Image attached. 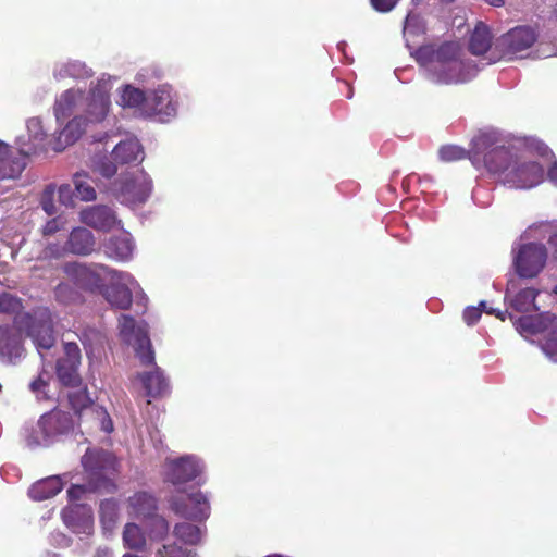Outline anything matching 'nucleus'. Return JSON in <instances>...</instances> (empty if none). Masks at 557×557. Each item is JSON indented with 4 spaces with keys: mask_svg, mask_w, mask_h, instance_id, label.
<instances>
[{
    "mask_svg": "<svg viewBox=\"0 0 557 557\" xmlns=\"http://www.w3.org/2000/svg\"><path fill=\"white\" fill-rule=\"evenodd\" d=\"M82 465L89 476L88 485H72L67 490L71 505L62 510L65 525L77 534H91L94 530L92 510L85 504L75 502L85 498L88 492L113 487L111 476L116 471V458L106 450H87L82 458Z\"/></svg>",
    "mask_w": 557,
    "mask_h": 557,
    "instance_id": "obj_1",
    "label": "nucleus"
},
{
    "mask_svg": "<svg viewBox=\"0 0 557 557\" xmlns=\"http://www.w3.org/2000/svg\"><path fill=\"white\" fill-rule=\"evenodd\" d=\"M74 428V422L67 412L51 410L42 414L37 424L27 431L25 441L29 447H46L55 442L61 435L67 434Z\"/></svg>",
    "mask_w": 557,
    "mask_h": 557,
    "instance_id": "obj_2",
    "label": "nucleus"
},
{
    "mask_svg": "<svg viewBox=\"0 0 557 557\" xmlns=\"http://www.w3.org/2000/svg\"><path fill=\"white\" fill-rule=\"evenodd\" d=\"M63 271L76 287L91 294L102 293L104 275L114 277L117 274V271L100 263L67 262Z\"/></svg>",
    "mask_w": 557,
    "mask_h": 557,
    "instance_id": "obj_3",
    "label": "nucleus"
},
{
    "mask_svg": "<svg viewBox=\"0 0 557 557\" xmlns=\"http://www.w3.org/2000/svg\"><path fill=\"white\" fill-rule=\"evenodd\" d=\"M152 190V182L145 172L121 174L110 187V193L121 203H144Z\"/></svg>",
    "mask_w": 557,
    "mask_h": 557,
    "instance_id": "obj_4",
    "label": "nucleus"
},
{
    "mask_svg": "<svg viewBox=\"0 0 557 557\" xmlns=\"http://www.w3.org/2000/svg\"><path fill=\"white\" fill-rule=\"evenodd\" d=\"M206 471L205 461L197 455L168 457L162 466L164 481L174 486L201 479Z\"/></svg>",
    "mask_w": 557,
    "mask_h": 557,
    "instance_id": "obj_5",
    "label": "nucleus"
},
{
    "mask_svg": "<svg viewBox=\"0 0 557 557\" xmlns=\"http://www.w3.org/2000/svg\"><path fill=\"white\" fill-rule=\"evenodd\" d=\"M15 324L25 330V334L33 338L37 348H52L54 335L50 313L47 309H38L34 312H23L15 317Z\"/></svg>",
    "mask_w": 557,
    "mask_h": 557,
    "instance_id": "obj_6",
    "label": "nucleus"
},
{
    "mask_svg": "<svg viewBox=\"0 0 557 557\" xmlns=\"http://www.w3.org/2000/svg\"><path fill=\"white\" fill-rule=\"evenodd\" d=\"M547 249L541 243L522 244L513 258L516 272L520 277L533 278L545 267Z\"/></svg>",
    "mask_w": 557,
    "mask_h": 557,
    "instance_id": "obj_7",
    "label": "nucleus"
},
{
    "mask_svg": "<svg viewBox=\"0 0 557 557\" xmlns=\"http://www.w3.org/2000/svg\"><path fill=\"white\" fill-rule=\"evenodd\" d=\"M413 57L419 64L428 67L461 60L460 47L454 41H446L437 47L433 45L420 46L414 51Z\"/></svg>",
    "mask_w": 557,
    "mask_h": 557,
    "instance_id": "obj_8",
    "label": "nucleus"
},
{
    "mask_svg": "<svg viewBox=\"0 0 557 557\" xmlns=\"http://www.w3.org/2000/svg\"><path fill=\"white\" fill-rule=\"evenodd\" d=\"M542 176L543 168L540 163L517 158L503 182L513 188H531L541 182Z\"/></svg>",
    "mask_w": 557,
    "mask_h": 557,
    "instance_id": "obj_9",
    "label": "nucleus"
},
{
    "mask_svg": "<svg viewBox=\"0 0 557 557\" xmlns=\"http://www.w3.org/2000/svg\"><path fill=\"white\" fill-rule=\"evenodd\" d=\"M536 38L534 29L529 26H518L510 29L499 39L503 55L509 60L518 58L521 52L534 45Z\"/></svg>",
    "mask_w": 557,
    "mask_h": 557,
    "instance_id": "obj_10",
    "label": "nucleus"
},
{
    "mask_svg": "<svg viewBox=\"0 0 557 557\" xmlns=\"http://www.w3.org/2000/svg\"><path fill=\"white\" fill-rule=\"evenodd\" d=\"M171 508L176 515L196 521L208 519L211 509L209 496L201 491L189 493L186 502L173 499Z\"/></svg>",
    "mask_w": 557,
    "mask_h": 557,
    "instance_id": "obj_11",
    "label": "nucleus"
},
{
    "mask_svg": "<svg viewBox=\"0 0 557 557\" xmlns=\"http://www.w3.org/2000/svg\"><path fill=\"white\" fill-rule=\"evenodd\" d=\"M81 364L79 350H59L55 362V373L63 386L78 387L82 383L78 373Z\"/></svg>",
    "mask_w": 557,
    "mask_h": 557,
    "instance_id": "obj_12",
    "label": "nucleus"
},
{
    "mask_svg": "<svg viewBox=\"0 0 557 557\" xmlns=\"http://www.w3.org/2000/svg\"><path fill=\"white\" fill-rule=\"evenodd\" d=\"M119 332L122 341L131 348H151L146 325L138 324L132 315H120Z\"/></svg>",
    "mask_w": 557,
    "mask_h": 557,
    "instance_id": "obj_13",
    "label": "nucleus"
},
{
    "mask_svg": "<svg viewBox=\"0 0 557 557\" xmlns=\"http://www.w3.org/2000/svg\"><path fill=\"white\" fill-rule=\"evenodd\" d=\"M145 112L159 116L161 121L176 114V106L172 101L171 91L166 86H160L148 95Z\"/></svg>",
    "mask_w": 557,
    "mask_h": 557,
    "instance_id": "obj_14",
    "label": "nucleus"
},
{
    "mask_svg": "<svg viewBox=\"0 0 557 557\" xmlns=\"http://www.w3.org/2000/svg\"><path fill=\"white\" fill-rule=\"evenodd\" d=\"M429 74L437 84H460L466 83L469 77L466 71V64L462 60L449 62L428 67Z\"/></svg>",
    "mask_w": 557,
    "mask_h": 557,
    "instance_id": "obj_15",
    "label": "nucleus"
},
{
    "mask_svg": "<svg viewBox=\"0 0 557 557\" xmlns=\"http://www.w3.org/2000/svg\"><path fill=\"white\" fill-rule=\"evenodd\" d=\"M25 157L22 150L13 156L10 147L0 141V181L17 178L26 166Z\"/></svg>",
    "mask_w": 557,
    "mask_h": 557,
    "instance_id": "obj_16",
    "label": "nucleus"
},
{
    "mask_svg": "<svg viewBox=\"0 0 557 557\" xmlns=\"http://www.w3.org/2000/svg\"><path fill=\"white\" fill-rule=\"evenodd\" d=\"M81 220L84 224L103 232L112 230L116 224L114 211L107 206H92L83 210Z\"/></svg>",
    "mask_w": 557,
    "mask_h": 557,
    "instance_id": "obj_17",
    "label": "nucleus"
},
{
    "mask_svg": "<svg viewBox=\"0 0 557 557\" xmlns=\"http://www.w3.org/2000/svg\"><path fill=\"white\" fill-rule=\"evenodd\" d=\"M517 157L512 152L504 147H496L490 150L484 157V163L486 169L494 174H497L502 181L505 180L506 173L513 165Z\"/></svg>",
    "mask_w": 557,
    "mask_h": 557,
    "instance_id": "obj_18",
    "label": "nucleus"
},
{
    "mask_svg": "<svg viewBox=\"0 0 557 557\" xmlns=\"http://www.w3.org/2000/svg\"><path fill=\"white\" fill-rule=\"evenodd\" d=\"M146 396L150 398L164 397L170 393V383L159 367H153L151 371L138 374Z\"/></svg>",
    "mask_w": 557,
    "mask_h": 557,
    "instance_id": "obj_19",
    "label": "nucleus"
},
{
    "mask_svg": "<svg viewBox=\"0 0 557 557\" xmlns=\"http://www.w3.org/2000/svg\"><path fill=\"white\" fill-rule=\"evenodd\" d=\"M110 96L104 85L97 84L88 96L87 114L90 122H101L110 109Z\"/></svg>",
    "mask_w": 557,
    "mask_h": 557,
    "instance_id": "obj_20",
    "label": "nucleus"
},
{
    "mask_svg": "<svg viewBox=\"0 0 557 557\" xmlns=\"http://www.w3.org/2000/svg\"><path fill=\"white\" fill-rule=\"evenodd\" d=\"M96 239L86 227L72 230L67 238V250L77 256H88L95 251Z\"/></svg>",
    "mask_w": 557,
    "mask_h": 557,
    "instance_id": "obj_21",
    "label": "nucleus"
},
{
    "mask_svg": "<svg viewBox=\"0 0 557 557\" xmlns=\"http://www.w3.org/2000/svg\"><path fill=\"white\" fill-rule=\"evenodd\" d=\"M156 509V499L147 492H137L128 498L127 513L133 518L147 519Z\"/></svg>",
    "mask_w": 557,
    "mask_h": 557,
    "instance_id": "obj_22",
    "label": "nucleus"
},
{
    "mask_svg": "<svg viewBox=\"0 0 557 557\" xmlns=\"http://www.w3.org/2000/svg\"><path fill=\"white\" fill-rule=\"evenodd\" d=\"M81 424H87L89 428H98L106 433L113 431V422L106 410L100 405L94 404L78 417Z\"/></svg>",
    "mask_w": 557,
    "mask_h": 557,
    "instance_id": "obj_23",
    "label": "nucleus"
},
{
    "mask_svg": "<svg viewBox=\"0 0 557 557\" xmlns=\"http://www.w3.org/2000/svg\"><path fill=\"white\" fill-rule=\"evenodd\" d=\"M112 158L121 164L143 161L144 150L138 139L131 138L117 144L113 151Z\"/></svg>",
    "mask_w": 557,
    "mask_h": 557,
    "instance_id": "obj_24",
    "label": "nucleus"
},
{
    "mask_svg": "<svg viewBox=\"0 0 557 557\" xmlns=\"http://www.w3.org/2000/svg\"><path fill=\"white\" fill-rule=\"evenodd\" d=\"M63 487L60 475L42 479L30 486L28 495L34 500H45L57 495Z\"/></svg>",
    "mask_w": 557,
    "mask_h": 557,
    "instance_id": "obj_25",
    "label": "nucleus"
},
{
    "mask_svg": "<svg viewBox=\"0 0 557 557\" xmlns=\"http://www.w3.org/2000/svg\"><path fill=\"white\" fill-rule=\"evenodd\" d=\"M84 98L81 90L67 89L57 99L54 103V114L58 121H65L73 113L78 101Z\"/></svg>",
    "mask_w": 557,
    "mask_h": 557,
    "instance_id": "obj_26",
    "label": "nucleus"
},
{
    "mask_svg": "<svg viewBox=\"0 0 557 557\" xmlns=\"http://www.w3.org/2000/svg\"><path fill=\"white\" fill-rule=\"evenodd\" d=\"M107 301L121 310H126L133 302V295L131 289L124 284H111L102 288V293Z\"/></svg>",
    "mask_w": 557,
    "mask_h": 557,
    "instance_id": "obj_27",
    "label": "nucleus"
},
{
    "mask_svg": "<svg viewBox=\"0 0 557 557\" xmlns=\"http://www.w3.org/2000/svg\"><path fill=\"white\" fill-rule=\"evenodd\" d=\"M106 253L117 261L128 260L134 250L132 239L127 235L111 237L104 245Z\"/></svg>",
    "mask_w": 557,
    "mask_h": 557,
    "instance_id": "obj_28",
    "label": "nucleus"
},
{
    "mask_svg": "<svg viewBox=\"0 0 557 557\" xmlns=\"http://www.w3.org/2000/svg\"><path fill=\"white\" fill-rule=\"evenodd\" d=\"M492 45V34L486 24L479 22L469 40V51L474 55H482L488 51Z\"/></svg>",
    "mask_w": 557,
    "mask_h": 557,
    "instance_id": "obj_29",
    "label": "nucleus"
},
{
    "mask_svg": "<svg viewBox=\"0 0 557 557\" xmlns=\"http://www.w3.org/2000/svg\"><path fill=\"white\" fill-rule=\"evenodd\" d=\"M515 326L523 336L536 335L548 330L549 321L541 314L523 315L515 322Z\"/></svg>",
    "mask_w": 557,
    "mask_h": 557,
    "instance_id": "obj_30",
    "label": "nucleus"
},
{
    "mask_svg": "<svg viewBox=\"0 0 557 557\" xmlns=\"http://www.w3.org/2000/svg\"><path fill=\"white\" fill-rule=\"evenodd\" d=\"M39 356L42 361V371L39 373V375L30 382L29 389L35 395L36 399L47 400L50 399L51 396L49 394V373L47 372L46 368L48 367V355L42 352L41 350H38Z\"/></svg>",
    "mask_w": 557,
    "mask_h": 557,
    "instance_id": "obj_31",
    "label": "nucleus"
},
{
    "mask_svg": "<svg viewBox=\"0 0 557 557\" xmlns=\"http://www.w3.org/2000/svg\"><path fill=\"white\" fill-rule=\"evenodd\" d=\"M539 295V290L535 288L527 287L516 294L511 301L512 308L518 312H529L537 310L535 299Z\"/></svg>",
    "mask_w": 557,
    "mask_h": 557,
    "instance_id": "obj_32",
    "label": "nucleus"
},
{
    "mask_svg": "<svg viewBox=\"0 0 557 557\" xmlns=\"http://www.w3.org/2000/svg\"><path fill=\"white\" fill-rule=\"evenodd\" d=\"M22 333L24 329H20L13 321V325L0 326V348H20L22 345Z\"/></svg>",
    "mask_w": 557,
    "mask_h": 557,
    "instance_id": "obj_33",
    "label": "nucleus"
},
{
    "mask_svg": "<svg viewBox=\"0 0 557 557\" xmlns=\"http://www.w3.org/2000/svg\"><path fill=\"white\" fill-rule=\"evenodd\" d=\"M174 534L186 544L197 545L203 536V529L187 522L178 523L174 528Z\"/></svg>",
    "mask_w": 557,
    "mask_h": 557,
    "instance_id": "obj_34",
    "label": "nucleus"
},
{
    "mask_svg": "<svg viewBox=\"0 0 557 557\" xmlns=\"http://www.w3.org/2000/svg\"><path fill=\"white\" fill-rule=\"evenodd\" d=\"M119 515V505L114 499H106L100 504V520L104 532H112Z\"/></svg>",
    "mask_w": 557,
    "mask_h": 557,
    "instance_id": "obj_35",
    "label": "nucleus"
},
{
    "mask_svg": "<svg viewBox=\"0 0 557 557\" xmlns=\"http://www.w3.org/2000/svg\"><path fill=\"white\" fill-rule=\"evenodd\" d=\"M73 388L74 391L70 392L67 395L69 403L77 416L81 417V414L85 412L87 408L91 407L94 403L89 397L86 386L81 384L78 387Z\"/></svg>",
    "mask_w": 557,
    "mask_h": 557,
    "instance_id": "obj_36",
    "label": "nucleus"
},
{
    "mask_svg": "<svg viewBox=\"0 0 557 557\" xmlns=\"http://www.w3.org/2000/svg\"><path fill=\"white\" fill-rule=\"evenodd\" d=\"M148 96L139 88L126 86L121 95V104L128 108H141L146 110V100Z\"/></svg>",
    "mask_w": 557,
    "mask_h": 557,
    "instance_id": "obj_37",
    "label": "nucleus"
},
{
    "mask_svg": "<svg viewBox=\"0 0 557 557\" xmlns=\"http://www.w3.org/2000/svg\"><path fill=\"white\" fill-rule=\"evenodd\" d=\"M76 197L83 201H91L96 199V190L89 183L88 174L76 173L73 177Z\"/></svg>",
    "mask_w": 557,
    "mask_h": 557,
    "instance_id": "obj_38",
    "label": "nucleus"
},
{
    "mask_svg": "<svg viewBox=\"0 0 557 557\" xmlns=\"http://www.w3.org/2000/svg\"><path fill=\"white\" fill-rule=\"evenodd\" d=\"M123 542L124 546L129 549H141L146 540L140 528L137 524L129 522L124 528Z\"/></svg>",
    "mask_w": 557,
    "mask_h": 557,
    "instance_id": "obj_39",
    "label": "nucleus"
},
{
    "mask_svg": "<svg viewBox=\"0 0 557 557\" xmlns=\"http://www.w3.org/2000/svg\"><path fill=\"white\" fill-rule=\"evenodd\" d=\"M23 302L22 299L10 293L0 294V312L14 317L22 315Z\"/></svg>",
    "mask_w": 557,
    "mask_h": 557,
    "instance_id": "obj_40",
    "label": "nucleus"
},
{
    "mask_svg": "<svg viewBox=\"0 0 557 557\" xmlns=\"http://www.w3.org/2000/svg\"><path fill=\"white\" fill-rule=\"evenodd\" d=\"M27 129L30 139L34 140V149H30L29 151L25 152L26 156L30 153H36L37 147L40 146L46 138V133L42 128V122L38 117H32L27 121Z\"/></svg>",
    "mask_w": 557,
    "mask_h": 557,
    "instance_id": "obj_41",
    "label": "nucleus"
},
{
    "mask_svg": "<svg viewBox=\"0 0 557 557\" xmlns=\"http://www.w3.org/2000/svg\"><path fill=\"white\" fill-rule=\"evenodd\" d=\"M438 157L443 162H456L468 157V151L456 145H444L438 149Z\"/></svg>",
    "mask_w": 557,
    "mask_h": 557,
    "instance_id": "obj_42",
    "label": "nucleus"
},
{
    "mask_svg": "<svg viewBox=\"0 0 557 557\" xmlns=\"http://www.w3.org/2000/svg\"><path fill=\"white\" fill-rule=\"evenodd\" d=\"M485 311L486 313L491 314L493 313L492 308H487L485 301H480L479 306H469L463 310L462 318L467 325L471 326L479 322L481 319L482 312Z\"/></svg>",
    "mask_w": 557,
    "mask_h": 557,
    "instance_id": "obj_43",
    "label": "nucleus"
},
{
    "mask_svg": "<svg viewBox=\"0 0 557 557\" xmlns=\"http://www.w3.org/2000/svg\"><path fill=\"white\" fill-rule=\"evenodd\" d=\"M55 298L63 304H72L81 300V295L69 283H60L54 290Z\"/></svg>",
    "mask_w": 557,
    "mask_h": 557,
    "instance_id": "obj_44",
    "label": "nucleus"
},
{
    "mask_svg": "<svg viewBox=\"0 0 557 557\" xmlns=\"http://www.w3.org/2000/svg\"><path fill=\"white\" fill-rule=\"evenodd\" d=\"M159 557H197V553L193 549L182 548L175 544H164L157 549Z\"/></svg>",
    "mask_w": 557,
    "mask_h": 557,
    "instance_id": "obj_45",
    "label": "nucleus"
},
{
    "mask_svg": "<svg viewBox=\"0 0 557 557\" xmlns=\"http://www.w3.org/2000/svg\"><path fill=\"white\" fill-rule=\"evenodd\" d=\"M81 120V117H74L61 131L60 138H64L66 145H72L79 138L82 134V131L79 129Z\"/></svg>",
    "mask_w": 557,
    "mask_h": 557,
    "instance_id": "obj_46",
    "label": "nucleus"
},
{
    "mask_svg": "<svg viewBox=\"0 0 557 557\" xmlns=\"http://www.w3.org/2000/svg\"><path fill=\"white\" fill-rule=\"evenodd\" d=\"M149 519V528H150V534L157 539H162L169 531V523L168 521L152 513L151 517H148Z\"/></svg>",
    "mask_w": 557,
    "mask_h": 557,
    "instance_id": "obj_47",
    "label": "nucleus"
},
{
    "mask_svg": "<svg viewBox=\"0 0 557 557\" xmlns=\"http://www.w3.org/2000/svg\"><path fill=\"white\" fill-rule=\"evenodd\" d=\"M420 33H424V27L421 25L420 16L414 13H408L404 26L405 36L418 35Z\"/></svg>",
    "mask_w": 557,
    "mask_h": 557,
    "instance_id": "obj_48",
    "label": "nucleus"
},
{
    "mask_svg": "<svg viewBox=\"0 0 557 557\" xmlns=\"http://www.w3.org/2000/svg\"><path fill=\"white\" fill-rule=\"evenodd\" d=\"M66 253H70L67 250V242L65 245L49 244L42 250L44 257L49 259H59L64 257Z\"/></svg>",
    "mask_w": 557,
    "mask_h": 557,
    "instance_id": "obj_49",
    "label": "nucleus"
},
{
    "mask_svg": "<svg viewBox=\"0 0 557 557\" xmlns=\"http://www.w3.org/2000/svg\"><path fill=\"white\" fill-rule=\"evenodd\" d=\"M24 350H0V362L3 364H16L23 358Z\"/></svg>",
    "mask_w": 557,
    "mask_h": 557,
    "instance_id": "obj_50",
    "label": "nucleus"
},
{
    "mask_svg": "<svg viewBox=\"0 0 557 557\" xmlns=\"http://www.w3.org/2000/svg\"><path fill=\"white\" fill-rule=\"evenodd\" d=\"M53 191L54 190L52 186H47L41 198V206L44 210L50 215L54 213V206L51 200Z\"/></svg>",
    "mask_w": 557,
    "mask_h": 557,
    "instance_id": "obj_51",
    "label": "nucleus"
},
{
    "mask_svg": "<svg viewBox=\"0 0 557 557\" xmlns=\"http://www.w3.org/2000/svg\"><path fill=\"white\" fill-rule=\"evenodd\" d=\"M370 2L377 12L386 13L394 9L397 0H370Z\"/></svg>",
    "mask_w": 557,
    "mask_h": 557,
    "instance_id": "obj_52",
    "label": "nucleus"
},
{
    "mask_svg": "<svg viewBox=\"0 0 557 557\" xmlns=\"http://www.w3.org/2000/svg\"><path fill=\"white\" fill-rule=\"evenodd\" d=\"M90 335L95 338V343L87 342L84 339L83 346L84 348H96V347H103L107 343L106 337L98 331L91 330Z\"/></svg>",
    "mask_w": 557,
    "mask_h": 557,
    "instance_id": "obj_53",
    "label": "nucleus"
},
{
    "mask_svg": "<svg viewBox=\"0 0 557 557\" xmlns=\"http://www.w3.org/2000/svg\"><path fill=\"white\" fill-rule=\"evenodd\" d=\"M136 355L135 357L139 360L141 364L148 366L153 364L154 366V350H135Z\"/></svg>",
    "mask_w": 557,
    "mask_h": 557,
    "instance_id": "obj_54",
    "label": "nucleus"
},
{
    "mask_svg": "<svg viewBox=\"0 0 557 557\" xmlns=\"http://www.w3.org/2000/svg\"><path fill=\"white\" fill-rule=\"evenodd\" d=\"M61 228V223L58 219H51L49 220L44 228H42V234L45 236H50V235H53L55 234L57 232H59Z\"/></svg>",
    "mask_w": 557,
    "mask_h": 557,
    "instance_id": "obj_55",
    "label": "nucleus"
},
{
    "mask_svg": "<svg viewBox=\"0 0 557 557\" xmlns=\"http://www.w3.org/2000/svg\"><path fill=\"white\" fill-rule=\"evenodd\" d=\"M99 171L102 176L110 178L116 174L117 168L113 162L108 161L100 165Z\"/></svg>",
    "mask_w": 557,
    "mask_h": 557,
    "instance_id": "obj_56",
    "label": "nucleus"
},
{
    "mask_svg": "<svg viewBox=\"0 0 557 557\" xmlns=\"http://www.w3.org/2000/svg\"><path fill=\"white\" fill-rule=\"evenodd\" d=\"M71 186L65 184V185H61L59 187V198H60V201L64 205H67V202L71 200Z\"/></svg>",
    "mask_w": 557,
    "mask_h": 557,
    "instance_id": "obj_57",
    "label": "nucleus"
},
{
    "mask_svg": "<svg viewBox=\"0 0 557 557\" xmlns=\"http://www.w3.org/2000/svg\"><path fill=\"white\" fill-rule=\"evenodd\" d=\"M84 69V65L81 63H67L64 66V71L71 76H78L81 71Z\"/></svg>",
    "mask_w": 557,
    "mask_h": 557,
    "instance_id": "obj_58",
    "label": "nucleus"
},
{
    "mask_svg": "<svg viewBox=\"0 0 557 557\" xmlns=\"http://www.w3.org/2000/svg\"><path fill=\"white\" fill-rule=\"evenodd\" d=\"M550 324L552 330L549 331L548 343L554 346V348H557V323L553 324V322H550Z\"/></svg>",
    "mask_w": 557,
    "mask_h": 557,
    "instance_id": "obj_59",
    "label": "nucleus"
},
{
    "mask_svg": "<svg viewBox=\"0 0 557 557\" xmlns=\"http://www.w3.org/2000/svg\"><path fill=\"white\" fill-rule=\"evenodd\" d=\"M547 176L549 181L557 186V161H555L548 169Z\"/></svg>",
    "mask_w": 557,
    "mask_h": 557,
    "instance_id": "obj_60",
    "label": "nucleus"
},
{
    "mask_svg": "<svg viewBox=\"0 0 557 557\" xmlns=\"http://www.w3.org/2000/svg\"><path fill=\"white\" fill-rule=\"evenodd\" d=\"M544 357L552 363H557V350H542Z\"/></svg>",
    "mask_w": 557,
    "mask_h": 557,
    "instance_id": "obj_61",
    "label": "nucleus"
},
{
    "mask_svg": "<svg viewBox=\"0 0 557 557\" xmlns=\"http://www.w3.org/2000/svg\"><path fill=\"white\" fill-rule=\"evenodd\" d=\"M112 552L107 548V547H103V548H98L95 556L94 557H112Z\"/></svg>",
    "mask_w": 557,
    "mask_h": 557,
    "instance_id": "obj_62",
    "label": "nucleus"
},
{
    "mask_svg": "<svg viewBox=\"0 0 557 557\" xmlns=\"http://www.w3.org/2000/svg\"><path fill=\"white\" fill-rule=\"evenodd\" d=\"M548 243L554 250V255L557 257V233L550 236Z\"/></svg>",
    "mask_w": 557,
    "mask_h": 557,
    "instance_id": "obj_63",
    "label": "nucleus"
},
{
    "mask_svg": "<svg viewBox=\"0 0 557 557\" xmlns=\"http://www.w3.org/2000/svg\"><path fill=\"white\" fill-rule=\"evenodd\" d=\"M484 1L487 4L495 7V8H500L505 4V0H484Z\"/></svg>",
    "mask_w": 557,
    "mask_h": 557,
    "instance_id": "obj_64",
    "label": "nucleus"
}]
</instances>
